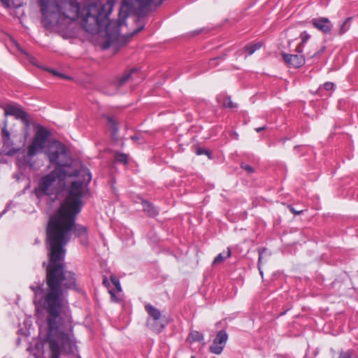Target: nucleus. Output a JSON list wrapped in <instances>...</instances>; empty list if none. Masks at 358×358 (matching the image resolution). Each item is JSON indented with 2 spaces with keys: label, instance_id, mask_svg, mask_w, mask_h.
Here are the masks:
<instances>
[{
  "label": "nucleus",
  "instance_id": "10",
  "mask_svg": "<svg viewBox=\"0 0 358 358\" xmlns=\"http://www.w3.org/2000/svg\"><path fill=\"white\" fill-rule=\"evenodd\" d=\"M284 61L289 66L299 68L305 64V58L301 55L282 54Z\"/></svg>",
  "mask_w": 358,
  "mask_h": 358
},
{
  "label": "nucleus",
  "instance_id": "7",
  "mask_svg": "<svg viewBox=\"0 0 358 358\" xmlns=\"http://www.w3.org/2000/svg\"><path fill=\"white\" fill-rule=\"evenodd\" d=\"M5 115H12L16 119L20 120L27 126L29 122L27 114L17 104H8L4 108Z\"/></svg>",
  "mask_w": 358,
  "mask_h": 358
},
{
  "label": "nucleus",
  "instance_id": "31",
  "mask_svg": "<svg viewBox=\"0 0 358 358\" xmlns=\"http://www.w3.org/2000/svg\"><path fill=\"white\" fill-rule=\"evenodd\" d=\"M265 129V127H259V128H257L255 129V130L257 131V132H259L262 130H264Z\"/></svg>",
  "mask_w": 358,
  "mask_h": 358
},
{
  "label": "nucleus",
  "instance_id": "12",
  "mask_svg": "<svg viewBox=\"0 0 358 358\" xmlns=\"http://www.w3.org/2000/svg\"><path fill=\"white\" fill-rule=\"evenodd\" d=\"M231 255V250L227 248L226 251L220 253L213 260V265H218L222 264L225 259L229 258Z\"/></svg>",
  "mask_w": 358,
  "mask_h": 358
},
{
  "label": "nucleus",
  "instance_id": "13",
  "mask_svg": "<svg viewBox=\"0 0 358 358\" xmlns=\"http://www.w3.org/2000/svg\"><path fill=\"white\" fill-rule=\"evenodd\" d=\"M300 38L301 40V43L297 46L296 48V52L299 53H301L303 52V47L305 45V43L310 39V35L307 31H303L300 34Z\"/></svg>",
  "mask_w": 358,
  "mask_h": 358
},
{
  "label": "nucleus",
  "instance_id": "29",
  "mask_svg": "<svg viewBox=\"0 0 358 358\" xmlns=\"http://www.w3.org/2000/svg\"><path fill=\"white\" fill-rule=\"evenodd\" d=\"M110 295H111V298L113 299V301H118V299L116 297L115 294H114V292L111 290L109 291Z\"/></svg>",
  "mask_w": 358,
  "mask_h": 358
},
{
  "label": "nucleus",
  "instance_id": "33",
  "mask_svg": "<svg viewBox=\"0 0 358 358\" xmlns=\"http://www.w3.org/2000/svg\"><path fill=\"white\" fill-rule=\"evenodd\" d=\"M77 358H80V357H77Z\"/></svg>",
  "mask_w": 358,
  "mask_h": 358
},
{
  "label": "nucleus",
  "instance_id": "1",
  "mask_svg": "<svg viewBox=\"0 0 358 358\" xmlns=\"http://www.w3.org/2000/svg\"><path fill=\"white\" fill-rule=\"evenodd\" d=\"M84 181L73 182L68 189V194L58 210L50 217L48 228L50 264L47 268L46 293L39 301L40 308L47 313V332L44 343H38L40 351L43 345L46 352L37 354L38 358H59L60 355L74 353L76 350L71 318L63 288L75 286L74 274L64 268L65 256L64 246L71 238L72 231L78 236L87 234V228L75 224L76 215L83 206L82 198L87 192L92 180L90 173L83 172Z\"/></svg>",
  "mask_w": 358,
  "mask_h": 358
},
{
  "label": "nucleus",
  "instance_id": "8",
  "mask_svg": "<svg viewBox=\"0 0 358 358\" xmlns=\"http://www.w3.org/2000/svg\"><path fill=\"white\" fill-rule=\"evenodd\" d=\"M227 339V334L224 331H220L217 334L216 337L213 340V344L210 347V351L215 355L221 354L226 345Z\"/></svg>",
  "mask_w": 358,
  "mask_h": 358
},
{
  "label": "nucleus",
  "instance_id": "9",
  "mask_svg": "<svg viewBox=\"0 0 358 358\" xmlns=\"http://www.w3.org/2000/svg\"><path fill=\"white\" fill-rule=\"evenodd\" d=\"M312 24L317 29L324 34H329L331 31L333 24L327 17H317L312 20Z\"/></svg>",
  "mask_w": 358,
  "mask_h": 358
},
{
  "label": "nucleus",
  "instance_id": "4",
  "mask_svg": "<svg viewBox=\"0 0 358 358\" xmlns=\"http://www.w3.org/2000/svg\"><path fill=\"white\" fill-rule=\"evenodd\" d=\"M84 171L90 173L88 169L84 168L79 171H69L65 167H56L55 170L41 178L36 189V194L38 196L41 195L57 196L64 189L65 178L78 176V179L74 182H83L84 181ZM73 182V181L71 184Z\"/></svg>",
  "mask_w": 358,
  "mask_h": 358
},
{
  "label": "nucleus",
  "instance_id": "16",
  "mask_svg": "<svg viewBox=\"0 0 358 358\" xmlns=\"http://www.w3.org/2000/svg\"><path fill=\"white\" fill-rule=\"evenodd\" d=\"M261 47V43H257L251 45H248L245 47V51L247 52L248 55L253 54L257 50L259 49Z\"/></svg>",
  "mask_w": 358,
  "mask_h": 358
},
{
  "label": "nucleus",
  "instance_id": "18",
  "mask_svg": "<svg viewBox=\"0 0 358 358\" xmlns=\"http://www.w3.org/2000/svg\"><path fill=\"white\" fill-rule=\"evenodd\" d=\"M111 281L115 285L116 289L117 292H122V287L120 283V281L118 279L116 278L115 276L112 275L111 276Z\"/></svg>",
  "mask_w": 358,
  "mask_h": 358
},
{
  "label": "nucleus",
  "instance_id": "6",
  "mask_svg": "<svg viewBox=\"0 0 358 358\" xmlns=\"http://www.w3.org/2000/svg\"><path fill=\"white\" fill-rule=\"evenodd\" d=\"M145 308L147 312L148 313L150 317L152 318V320H148V326L154 331L159 333L164 328L165 326L163 324H159L158 322L161 317L160 311L150 304H147Z\"/></svg>",
  "mask_w": 358,
  "mask_h": 358
},
{
  "label": "nucleus",
  "instance_id": "26",
  "mask_svg": "<svg viewBox=\"0 0 358 358\" xmlns=\"http://www.w3.org/2000/svg\"><path fill=\"white\" fill-rule=\"evenodd\" d=\"M334 83L331 82H327L323 85L324 88L327 91L332 90L334 88Z\"/></svg>",
  "mask_w": 358,
  "mask_h": 358
},
{
  "label": "nucleus",
  "instance_id": "24",
  "mask_svg": "<svg viewBox=\"0 0 358 358\" xmlns=\"http://www.w3.org/2000/svg\"><path fill=\"white\" fill-rule=\"evenodd\" d=\"M352 354L351 351L341 352L338 358H352Z\"/></svg>",
  "mask_w": 358,
  "mask_h": 358
},
{
  "label": "nucleus",
  "instance_id": "14",
  "mask_svg": "<svg viewBox=\"0 0 358 358\" xmlns=\"http://www.w3.org/2000/svg\"><path fill=\"white\" fill-rule=\"evenodd\" d=\"M143 210L150 216H154L157 214V210L154 206L149 202L143 201Z\"/></svg>",
  "mask_w": 358,
  "mask_h": 358
},
{
  "label": "nucleus",
  "instance_id": "30",
  "mask_svg": "<svg viewBox=\"0 0 358 358\" xmlns=\"http://www.w3.org/2000/svg\"><path fill=\"white\" fill-rule=\"evenodd\" d=\"M50 72H51L52 73H53L54 75H55V76H61V77L62 76V74L58 73L57 71H54V70H51V71H50Z\"/></svg>",
  "mask_w": 358,
  "mask_h": 358
},
{
  "label": "nucleus",
  "instance_id": "27",
  "mask_svg": "<svg viewBox=\"0 0 358 358\" xmlns=\"http://www.w3.org/2000/svg\"><path fill=\"white\" fill-rule=\"evenodd\" d=\"M262 252H259V261H258V266H259V272H260V274L262 275H263V273L260 268V263L262 262Z\"/></svg>",
  "mask_w": 358,
  "mask_h": 358
},
{
  "label": "nucleus",
  "instance_id": "19",
  "mask_svg": "<svg viewBox=\"0 0 358 358\" xmlns=\"http://www.w3.org/2000/svg\"><path fill=\"white\" fill-rule=\"evenodd\" d=\"M325 48L322 47L320 50L315 51L314 53H311L310 52H308L306 53L307 57L309 58H314L315 57L319 56L324 51Z\"/></svg>",
  "mask_w": 358,
  "mask_h": 358
},
{
  "label": "nucleus",
  "instance_id": "28",
  "mask_svg": "<svg viewBox=\"0 0 358 358\" xmlns=\"http://www.w3.org/2000/svg\"><path fill=\"white\" fill-rule=\"evenodd\" d=\"M289 209H290L291 212H292V213H294V215H299V214H301V213H302V211H303V210H298V211H297V210H295L294 208H292V207H290V208H289Z\"/></svg>",
  "mask_w": 358,
  "mask_h": 358
},
{
  "label": "nucleus",
  "instance_id": "23",
  "mask_svg": "<svg viewBox=\"0 0 358 358\" xmlns=\"http://www.w3.org/2000/svg\"><path fill=\"white\" fill-rule=\"evenodd\" d=\"M30 288H31V289H32L34 292L36 296L39 294L41 292V285H37L36 286L31 285Z\"/></svg>",
  "mask_w": 358,
  "mask_h": 358
},
{
  "label": "nucleus",
  "instance_id": "3",
  "mask_svg": "<svg viewBox=\"0 0 358 358\" xmlns=\"http://www.w3.org/2000/svg\"><path fill=\"white\" fill-rule=\"evenodd\" d=\"M50 132L45 127L36 125L34 134L26 147L23 159H19V162L32 168L34 166L33 157L44 152L50 162L56 164L57 167H65L69 171L76 170L71 165H66L68 154L64 145L57 141H50Z\"/></svg>",
  "mask_w": 358,
  "mask_h": 358
},
{
  "label": "nucleus",
  "instance_id": "5",
  "mask_svg": "<svg viewBox=\"0 0 358 358\" xmlns=\"http://www.w3.org/2000/svg\"><path fill=\"white\" fill-rule=\"evenodd\" d=\"M1 137L2 141L1 150L5 155L13 156L21 150V147L15 143L16 135L7 128V121H4V125L1 128Z\"/></svg>",
  "mask_w": 358,
  "mask_h": 358
},
{
  "label": "nucleus",
  "instance_id": "22",
  "mask_svg": "<svg viewBox=\"0 0 358 358\" xmlns=\"http://www.w3.org/2000/svg\"><path fill=\"white\" fill-rule=\"evenodd\" d=\"M223 106L225 107V108H232L234 107V103L232 102V101L230 99V98H225L224 99V101H223V103H222Z\"/></svg>",
  "mask_w": 358,
  "mask_h": 358
},
{
  "label": "nucleus",
  "instance_id": "32",
  "mask_svg": "<svg viewBox=\"0 0 358 358\" xmlns=\"http://www.w3.org/2000/svg\"><path fill=\"white\" fill-rule=\"evenodd\" d=\"M191 358H195L194 356H192Z\"/></svg>",
  "mask_w": 358,
  "mask_h": 358
},
{
  "label": "nucleus",
  "instance_id": "11",
  "mask_svg": "<svg viewBox=\"0 0 358 358\" xmlns=\"http://www.w3.org/2000/svg\"><path fill=\"white\" fill-rule=\"evenodd\" d=\"M136 72H137V70L136 69H133L129 73H125L122 76L117 78V80L115 82V86L116 87H120V86L123 85L128 80L131 79L132 75L134 73H136Z\"/></svg>",
  "mask_w": 358,
  "mask_h": 358
},
{
  "label": "nucleus",
  "instance_id": "2",
  "mask_svg": "<svg viewBox=\"0 0 358 358\" xmlns=\"http://www.w3.org/2000/svg\"><path fill=\"white\" fill-rule=\"evenodd\" d=\"M154 2V0H122L119 12L117 21H111L108 16L110 14L115 0H107L103 4H99L93 0H87L80 7L77 0L73 2V7L78 9V20L81 26L88 32H95L104 30L107 41L103 48L107 49L110 44L117 39L119 28L125 22L129 12L140 13Z\"/></svg>",
  "mask_w": 358,
  "mask_h": 358
},
{
  "label": "nucleus",
  "instance_id": "15",
  "mask_svg": "<svg viewBox=\"0 0 358 358\" xmlns=\"http://www.w3.org/2000/svg\"><path fill=\"white\" fill-rule=\"evenodd\" d=\"M203 338V336L201 334H200L199 331H192L189 336H188V340L190 343H192V342H195V341H199L200 340H201Z\"/></svg>",
  "mask_w": 358,
  "mask_h": 358
},
{
  "label": "nucleus",
  "instance_id": "20",
  "mask_svg": "<svg viewBox=\"0 0 358 358\" xmlns=\"http://www.w3.org/2000/svg\"><path fill=\"white\" fill-rule=\"evenodd\" d=\"M107 120H108V123L110 129H113V131H114V134H115L117 130V129L116 127V124H115V120L112 117H107Z\"/></svg>",
  "mask_w": 358,
  "mask_h": 358
},
{
  "label": "nucleus",
  "instance_id": "17",
  "mask_svg": "<svg viewBox=\"0 0 358 358\" xmlns=\"http://www.w3.org/2000/svg\"><path fill=\"white\" fill-rule=\"evenodd\" d=\"M115 159L117 162L126 164L127 162V155L122 153H117L115 155Z\"/></svg>",
  "mask_w": 358,
  "mask_h": 358
},
{
  "label": "nucleus",
  "instance_id": "21",
  "mask_svg": "<svg viewBox=\"0 0 358 358\" xmlns=\"http://www.w3.org/2000/svg\"><path fill=\"white\" fill-rule=\"evenodd\" d=\"M351 20V17H348L343 22V24H341V28H340V32L341 34H343L344 32H345L348 29V27H346L347 24L350 22V21Z\"/></svg>",
  "mask_w": 358,
  "mask_h": 358
},
{
  "label": "nucleus",
  "instance_id": "25",
  "mask_svg": "<svg viewBox=\"0 0 358 358\" xmlns=\"http://www.w3.org/2000/svg\"><path fill=\"white\" fill-rule=\"evenodd\" d=\"M241 168L248 171V173H252L254 171L253 168L248 164H242Z\"/></svg>",
  "mask_w": 358,
  "mask_h": 358
}]
</instances>
